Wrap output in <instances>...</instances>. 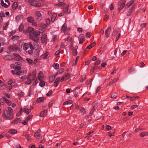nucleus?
Masks as SVG:
<instances>
[{
	"label": "nucleus",
	"instance_id": "obj_1",
	"mask_svg": "<svg viewBox=\"0 0 148 148\" xmlns=\"http://www.w3.org/2000/svg\"><path fill=\"white\" fill-rule=\"evenodd\" d=\"M24 33L28 35L30 38L33 40L37 39V36L40 35V32L38 30H34L31 27H28L26 30H23Z\"/></svg>",
	"mask_w": 148,
	"mask_h": 148
},
{
	"label": "nucleus",
	"instance_id": "obj_2",
	"mask_svg": "<svg viewBox=\"0 0 148 148\" xmlns=\"http://www.w3.org/2000/svg\"><path fill=\"white\" fill-rule=\"evenodd\" d=\"M23 49L29 54H32L34 49L33 45L30 42L29 43H25L23 44Z\"/></svg>",
	"mask_w": 148,
	"mask_h": 148
},
{
	"label": "nucleus",
	"instance_id": "obj_3",
	"mask_svg": "<svg viewBox=\"0 0 148 148\" xmlns=\"http://www.w3.org/2000/svg\"><path fill=\"white\" fill-rule=\"evenodd\" d=\"M4 113L3 115V116L4 117H6L5 118V119L6 120H12L14 117L12 116V117L9 118L8 117V116H12V113H10V112H9L8 110H5L4 111Z\"/></svg>",
	"mask_w": 148,
	"mask_h": 148
},
{
	"label": "nucleus",
	"instance_id": "obj_4",
	"mask_svg": "<svg viewBox=\"0 0 148 148\" xmlns=\"http://www.w3.org/2000/svg\"><path fill=\"white\" fill-rule=\"evenodd\" d=\"M29 3L32 6L37 8H39L41 5V4L40 3H38L34 0H31Z\"/></svg>",
	"mask_w": 148,
	"mask_h": 148
},
{
	"label": "nucleus",
	"instance_id": "obj_5",
	"mask_svg": "<svg viewBox=\"0 0 148 148\" xmlns=\"http://www.w3.org/2000/svg\"><path fill=\"white\" fill-rule=\"evenodd\" d=\"M32 77V73H30L27 76V80L25 81V84L27 85L29 84L32 82V79H31Z\"/></svg>",
	"mask_w": 148,
	"mask_h": 148
},
{
	"label": "nucleus",
	"instance_id": "obj_6",
	"mask_svg": "<svg viewBox=\"0 0 148 148\" xmlns=\"http://www.w3.org/2000/svg\"><path fill=\"white\" fill-rule=\"evenodd\" d=\"M126 0H122L120 1L119 2V9L120 10H121L125 6V3Z\"/></svg>",
	"mask_w": 148,
	"mask_h": 148
},
{
	"label": "nucleus",
	"instance_id": "obj_7",
	"mask_svg": "<svg viewBox=\"0 0 148 148\" xmlns=\"http://www.w3.org/2000/svg\"><path fill=\"white\" fill-rule=\"evenodd\" d=\"M35 16L38 20L41 21L42 19V15L40 11H36L35 12Z\"/></svg>",
	"mask_w": 148,
	"mask_h": 148
},
{
	"label": "nucleus",
	"instance_id": "obj_8",
	"mask_svg": "<svg viewBox=\"0 0 148 148\" xmlns=\"http://www.w3.org/2000/svg\"><path fill=\"white\" fill-rule=\"evenodd\" d=\"M38 27H40L41 28H43V29H41V30L40 31V29H39V32L40 33H42L44 31V29L45 28L47 27V25L45 24H43V23H41L40 24H38Z\"/></svg>",
	"mask_w": 148,
	"mask_h": 148
},
{
	"label": "nucleus",
	"instance_id": "obj_9",
	"mask_svg": "<svg viewBox=\"0 0 148 148\" xmlns=\"http://www.w3.org/2000/svg\"><path fill=\"white\" fill-rule=\"evenodd\" d=\"M111 30V27H109L105 31V34L107 38H108L110 35V32Z\"/></svg>",
	"mask_w": 148,
	"mask_h": 148
},
{
	"label": "nucleus",
	"instance_id": "obj_10",
	"mask_svg": "<svg viewBox=\"0 0 148 148\" xmlns=\"http://www.w3.org/2000/svg\"><path fill=\"white\" fill-rule=\"evenodd\" d=\"M8 49L9 50L16 51L17 49V47L15 45H13L10 46L8 47Z\"/></svg>",
	"mask_w": 148,
	"mask_h": 148
},
{
	"label": "nucleus",
	"instance_id": "obj_11",
	"mask_svg": "<svg viewBox=\"0 0 148 148\" xmlns=\"http://www.w3.org/2000/svg\"><path fill=\"white\" fill-rule=\"evenodd\" d=\"M79 44H82L84 41V36L83 34H81L79 37Z\"/></svg>",
	"mask_w": 148,
	"mask_h": 148
},
{
	"label": "nucleus",
	"instance_id": "obj_12",
	"mask_svg": "<svg viewBox=\"0 0 148 148\" xmlns=\"http://www.w3.org/2000/svg\"><path fill=\"white\" fill-rule=\"evenodd\" d=\"M40 130H39L35 134L34 136L36 139H39L40 137Z\"/></svg>",
	"mask_w": 148,
	"mask_h": 148
},
{
	"label": "nucleus",
	"instance_id": "obj_13",
	"mask_svg": "<svg viewBox=\"0 0 148 148\" xmlns=\"http://www.w3.org/2000/svg\"><path fill=\"white\" fill-rule=\"evenodd\" d=\"M1 6L5 8H8L10 5V3H8L6 2L4 3V1L3 0L1 1Z\"/></svg>",
	"mask_w": 148,
	"mask_h": 148
},
{
	"label": "nucleus",
	"instance_id": "obj_14",
	"mask_svg": "<svg viewBox=\"0 0 148 148\" xmlns=\"http://www.w3.org/2000/svg\"><path fill=\"white\" fill-rule=\"evenodd\" d=\"M41 41L43 43H46L47 42V38L45 34H43L41 37Z\"/></svg>",
	"mask_w": 148,
	"mask_h": 148
},
{
	"label": "nucleus",
	"instance_id": "obj_15",
	"mask_svg": "<svg viewBox=\"0 0 148 148\" xmlns=\"http://www.w3.org/2000/svg\"><path fill=\"white\" fill-rule=\"evenodd\" d=\"M27 73V71L25 70L23 71H19V72H16V75H22L25 74Z\"/></svg>",
	"mask_w": 148,
	"mask_h": 148
},
{
	"label": "nucleus",
	"instance_id": "obj_16",
	"mask_svg": "<svg viewBox=\"0 0 148 148\" xmlns=\"http://www.w3.org/2000/svg\"><path fill=\"white\" fill-rule=\"evenodd\" d=\"M21 121V118L16 119L14 120H13L12 121L11 123L12 124H15L20 123Z\"/></svg>",
	"mask_w": 148,
	"mask_h": 148
},
{
	"label": "nucleus",
	"instance_id": "obj_17",
	"mask_svg": "<svg viewBox=\"0 0 148 148\" xmlns=\"http://www.w3.org/2000/svg\"><path fill=\"white\" fill-rule=\"evenodd\" d=\"M67 27L66 26V25L64 23L62 26L61 28V31L65 33L66 31L68 30V29H66Z\"/></svg>",
	"mask_w": 148,
	"mask_h": 148
},
{
	"label": "nucleus",
	"instance_id": "obj_18",
	"mask_svg": "<svg viewBox=\"0 0 148 148\" xmlns=\"http://www.w3.org/2000/svg\"><path fill=\"white\" fill-rule=\"evenodd\" d=\"M3 100L5 101L6 104L8 106H10L12 104L11 101L7 99L5 97H3Z\"/></svg>",
	"mask_w": 148,
	"mask_h": 148
},
{
	"label": "nucleus",
	"instance_id": "obj_19",
	"mask_svg": "<svg viewBox=\"0 0 148 148\" xmlns=\"http://www.w3.org/2000/svg\"><path fill=\"white\" fill-rule=\"evenodd\" d=\"M27 21L29 23H32L34 21V19L32 16H30L27 18Z\"/></svg>",
	"mask_w": 148,
	"mask_h": 148
},
{
	"label": "nucleus",
	"instance_id": "obj_20",
	"mask_svg": "<svg viewBox=\"0 0 148 148\" xmlns=\"http://www.w3.org/2000/svg\"><path fill=\"white\" fill-rule=\"evenodd\" d=\"M36 40L34 41V42L33 44L34 45V49H39V46L38 42L36 41H35Z\"/></svg>",
	"mask_w": 148,
	"mask_h": 148
},
{
	"label": "nucleus",
	"instance_id": "obj_21",
	"mask_svg": "<svg viewBox=\"0 0 148 148\" xmlns=\"http://www.w3.org/2000/svg\"><path fill=\"white\" fill-rule=\"evenodd\" d=\"M43 75V73L41 71H39L38 73V79L40 81H41L42 80V78Z\"/></svg>",
	"mask_w": 148,
	"mask_h": 148
},
{
	"label": "nucleus",
	"instance_id": "obj_22",
	"mask_svg": "<svg viewBox=\"0 0 148 148\" xmlns=\"http://www.w3.org/2000/svg\"><path fill=\"white\" fill-rule=\"evenodd\" d=\"M44 101V98L43 97H41L37 98L36 102L37 103L42 102Z\"/></svg>",
	"mask_w": 148,
	"mask_h": 148
},
{
	"label": "nucleus",
	"instance_id": "obj_23",
	"mask_svg": "<svg viewBox=\"0 0 148 148\" xmlns=\"http://www.w3.org/2000/svg\"><path fill=\"white\" fill-rule=\"evenodd\" d=\"M23 111L26 114H28L31 112L30 109H28L27 108H25L24 109Z\"/></svg>",
	"mask_w": 148,
	"mask_h": 148
},
{
	"label": "nucleus",
	"instance_id": "obj_24",
	"mask_svg": "<svg viewBox=\"0 0 148 148\" xmlns=\"http://www.w3.org/2000/svg\"><path fill=\"white\" fill-rule=\"evenodd\" d=\"M72 103V101L71 100H69L64 102V103L63 105L64 106L68 105H71Z\"/></svg>",
	"mask_w": 148,
	"mask_h": 148
},
{
	"label": "nucleus",
	"instance_id": "obj_25",
	"mask_svg": "<svg viewBox=\"0 0 148 148\" xmlns=\"http://www.w3.org/2000/svg\"><path fill=\"white\" fill-rule=\"evenodd\" d=\"M119 31V29H115L113 31L112 34V36L116 35L118 34Z\"/></svg>",
	"mask_w": 148,
	"mask_h": 148
},
{
	"label": "nucleus",
	"instance_id": "obj_26",
	"mask_svg": "<svg viewBox=\"0 0 148 148\" xmlns=\"http://www.w3.org/2000/svg\"><path fill=\"white\" fill-rule=\"evenodd\" d=\"M19 38V36H18L14 35L12 37L11 39L13 41H15L18 39Z\"/></svg>",
	"mask_w": 148,
	"mask_h": 148
},
{
	"label": "nucleus",
	"instance_id": "obj_27",
	"mask_svg": "<svg viewBox=\"0 0 148 148\" xmlns=\"http://www.w3.org/2000/svg\"><path fill=\"white\" fill-rule=\"evenodd\" d=\"M47 112V110H45L40 113V116L42 117H44L46 114Z\"/></svg>",
	"mask_w": 148,
	"mask_h": 148
},
{
	"label": "nucleus",
	"instance_id": "obj_28",
	"mask_svg": "<svg viewBox=\"0 0 148 148\" xmlns=\"http://www.w3.org/2000/svg\"><path fill=\"white\" fill-rule=\"evenodd\" d=\"M17 130L14 129H11L9 131V132L11 134H14L17 133Z\"/></svg>",
	"mask_w": 148,
	"mask_h": 148
},
{
	"label": "nucleus",
	"instance_id": "obj_29",
	"mask_svg": "<svg viewBox=\"0 0 148 148\" xmlns=\"http://www.w3.org/2000/svg\"><path fill=\"white\" fill-rule=\"evenodd\" d=\"M23 18V16L21 15H18L16 17V19L17 21H19Z\"/></svg>",
	"mask_w": 148,
	"mask_h": 148
},
{
	"label": "nucleus",
	"instance_id": "obj_30",
	"mask_svg": "<svg viewBox=\"0 0 148 148\" xmlns=\"http://www.w3.org/2000/svg\"><path fill=\"white\" fill-rule=\"evenodd\" d=\"M96 44V43L95 42H93L90 45L88 46L87 47V49H90L92 47H93Z\"/></svg>",
	"mask_w": 148,
	"mask_h": 148
},
{
	"label": "nucleus",
	"instance_id": "obj_31",
	"mask_svg": "<svg viewBox=\"0 0 148 148\" xmlns=\"http://www.w3.org/2000/svg\"><path fill=\"white\" fill-rule=\"evenodd\" d=\"M134 2V1L133 0L130 1L127 4L126 7L127 8H129Z\"/></svg>",
	"mask_w": 148,
	"mask_h": 148
},
{
	"label": "nucleus",
	"instance_id": "obj_32",
	"mask_svg": "<svg viewBox=\"0 0 148 148\" xmlns=\"http://www.w3.org/2000/svg\"><path fill=\"white\" fill-rule=\"evenodd\" d=\"M14 55L16 57V59H18V60L20 61L22 60V58L19 54H14Z\"/></svg>",
	"mask_w": 148,
	"mask_h": 148
},
{
	"label": "nucleus",
	"instance_id": "obj_33",
	"mask_svg": "<svg viewBox=\"0 0 148 148\" xmlns=\"http://www.w3.org/2000/svg\"><path fill=\"white\" fill-rule=\"evenodd\" d=\"M18 95L19 98L23 97L24 95V93L22 91L18 93Z\"/></svg>",
	"mask_w": 148,
	"mask_h": 148
},
{
	"label": "nucleus",
	"instance_id": "obj_34",
	"mask_svg": "<svg viewBox=\"0 0 148 148\" xmlns=\"http://www.w3.org/2000/svg\"><path fill=\"white\" fill-rule=\"evenodd\" d=\"M148 135V133L146 132H143L140 134V136L142 137H143Z\"/></svg>",
	"mask_w": 148,
	"mask_h": 148
},
{
	"label": "nucleus",
	"instance_id": "obj_35",
	"mask_svg": "<svg viewBox=\"0 0 148 148\" xmlns=\"http://www.w3.org/2000/svg\"><path fill=\"white\" fill-rule=\"evenodd\" d=\"M18 4L16 2H14L12 4V7L13 9L15 10L17 7Z\"/></svg>",
	"mask_w": 148,
	"mask_h": 148
},
{
	"label": "nucleus",
	"instance_id": "obj_36",
	"mask_svg": "<svg viewBox=\"0 0 148 148\" xmlns=\"http://www.w3.org/2000/svg\"><path fill=\"white\" fill-rule=\"evenodd\" d=\"M26 60L28 63L30 65H32L33 64V61L32 60L29 58H27L26 59Z\"/></svg>",
	"mask_w": 148,
	"mask_h": 148
},
{
	"label": "nucleus",
	"instance_id": "obj_37",
	"mask_svg": "<svg viewBox=\"0 0 148 148\" xmlns=\"http://www.w3.org/2000/svg\"><path fill=\"white\" fill-rule=\"evenodd\" d=\"M69 5H66V7L64 8L63 10V12L65 13H67L68 11V7Z\"/></svg>",
	"mask_w": 148,
	"mask_h": 148
},
{
	"label": "nucleus",
	"instance_id": "obj_38",
	"mask_svg": "<svg viewBox=\"0 0 148 148\" xmlns=\"http://www.w3.org/2000/svg\"><path fill=\"white\" fill-rule=\"evenodd\" d=\"M36 71L35 70L34 71L32 72V80L34 79L36 77Z\"/></svg>",
	"mask_w": 148,
	"mask_h": 148
},
{
	"label": "nucleus",
	"instance_id": "obj_39",
	"mask_svg": "<svg viewBox=\"0 0 148 148\" xmlns=\"http://www.w3.org/2000/svg\"><path fill=\"white\" fill-rule=\"evenodd\" d=\"M23 47V45H21L19 44L18 47H17V50L18 52H21L22 51V48Z\"/></svg>",
	"mask_w": 148,
	"mask_h": 148
},
{
	"label": "nucleus",
	"instance_id": "obj_40",
	"mask_svg": "<svg viewBox=\"0 0 148 148\" xmlns=\"http://www.w3.org/2000/svg\"><path fill=\"white\" fill-rule=\"evenodd\" d=\"M134 5H133L131 9L129 10L128 11L127 13V16H129L131 14L132 12V10L133 8H134Z\"/></svg>",
	"mask_w": 148,
	"mask_h": 148
},
{
	"label": "nucleus",
	"instance_id": "obj_41",
	"mask_svg": "<svg viewBox=\"0 0 148 148\" xmlns=\"http://www.w3.org/2000/svg\"><path fill=\"white\" fill-rule=\"evenodd\" d=\"M115 131L114 130H111L110 132L108 133V135L110 137H111L112 136H114V133Z\"/></svg>",
	"mask_w": 148,
	"mask_h": 148
},
{
	"label": "nucleus",
	"instance_id": "obj_42",
	"mask_svg": "<svg viewBox=\"0 0 148 148\" xmlns=\"http://www.w3.org/2000/svg\"><path fill=\"white\" fill-rule=\"evenodd\" d=\"M56 16H57L56 14L55 13H53L52 16V17L51 18V21H53L55 20V19L56 18Z\"/></svg>",
	"mask_w": 148,
	"mask_h": 148
},
{
	"label": "nucleus",
	"instance_id": "obj_43",
	"mask_svg": "<svg viewBox=\"0 0 148 148\" xmlns=\"http://www.w3.org/2000/svg\"><path fill=\"white\" fill-rule=\"evenodd\" d=\"M24 28V25L23 24H21L19 27V30L20 32H22Z\"/></svg>",
	"mask_w": 148,
	"mask_h": 148
},
{
	"label": "nucleus",
	"instance_id": "obj_44",
	"mask_svg": "<svg viewBox=\"0 0 148 148\" xmlns=\"http://www.w3.org/2000/svg\"><path fill=\"white\" fill-rule=\"evenodd\" d=\"M126 97L127 99L130 98V100L131 101H134L135 99L136 98H138V97L137 96L135 97H131L128 96H126Z\"/></svg>",
	"mask_w": 148,
	"mask_h": 148
},
{
	"label": "nucleus",
	"instance_id": "obj_45",
	"mask_svg": "<svg viewBox=\"0 0 148 148\" xmlns=\"http://www.w3.org/2000/svg\"><path fill=\"white\" fill-rule=\"evenodd\" d=\"M118 94L116 93H112L111 96V98H116Z\"/></svg>",
	"mask_w": 148,
	"mask_h": 148
},
{
	"label": "nucleus",
	"instance_id": "obj_46",
	"mask_svg": "<svg viewBox=\"0 0 148 148\" xmlns=\"http://www.w3.org/2000/svg\"><path fill=\"white\" fill-rule=\"evenodd\" d=\"M21 67L18 66H16L14 68V70L16 72H19V71L21 70Z\"/></svg>",
	"mask_w": 148,
	"mask_h": 148
},
{
	"label": "nucleus",
	"instance_id": "obj_47",
	"mask_svg": "<svg viewBox=\"0 0 148 148\" xmlns=\"http://www.w3.org/2000/svg\"><path fill=\"white\" fill-rule=\"evenodd\" d=\"M48 54H49L47 52H46L43 54L42 55V58L44 59H46L47 57Z\"/></svg>",
	"mask_w": 148,
	"mask_h": 148
},
{
	"label": "nucleus",
	"instance_id": "obj_48",
	"mask_svg": "<svg viewBox=\"0 0 148 148\" xmlns=\"http://www.w3.org/2000/svg\"><path fill=\"white\" fill-rule=\"evenodd\" d=\"M9 24L8 23H5L3 25V30H6L8 28Z\"/></svg>",
	"mask_w": 148,
	"mask_h": 148
},
{
	"label": "nucleus",
	"instance_id": "obj_49",
	"mask_svg": "<svg viewBox=\"0 0 148 148\" xmlns=\"http://www.w3.org/2000/svg\"><path fill=\"white\" fill-rule=\"evenodd\" d=\"M53 66L55 69H57L59 68V65L58 63H55L54 64Z\"/></svg>",
	"mask_w": 148,
	"mask_h": 148
},
{
	"label": "nucleus",
	"instance_id": "obj_50",
	"mask_svg": "<svg viewBox=\"0 0 148 148\" xmlns=\"http://www.w3.org/2000/svg\"><path fill=\"white\" fill-rule=\"evenodd\" d=\"M80 111L82 114H84L86 112V111L85 109L83 107H82L81 109L80 110Z\"/></svg>",
	"mask_w": 148,
	"mask_h": 148
},
{
	"label": "nucleus",
	"instance_id": "obj_51",
	"mask_svg": "<svg viewBox=\"0 0 148 148\" xmlns=\"http://www.w3.org/2000/svg\"><path fill=\"white\" fill-rule=\"evenodd\" d=\"M40 52L39 49H35L34 51V53H36V56H38L39 55V53Z\"/></svg>",
	"mask_w": 148,
	"mask_h": 148
},
{
	"label": "nucleus",
	"instance_id": "obj_52",
	"mask_svg": "<svg viewBox=\"0 0 148 148\" xmlns=\"http://www.w3.org/2000/svg\"><path fill=\"white\" fill-rule=\"evenodd\" d=\"M86 75H83L80 80V82H82L86 78Z\"/></svg>",
	"mask_w": 148,
	"mask_h": 148
},
{
	"label": "nucleus",
	"instance_id": "obj_53",
	"mask_svg": "<svg viewBox=\"0 0 148 148\" xmlns=\"http://www.w3.org/2000/svg\"><path fill=\"white\" fill-rule=\"evenodd\" d=\"M40 81V82L39 83L40 86L41 87L44 86L45 84V82L43 81H42V80Z\"/></svg>",
	"mask_w": 148,
	"mask_h": 148
},
{
	"label": "nucleus",
	"instance_id": "obj_54",
	"mask_svg": "<svg viewBox=\"0 0 148 148\" xmlns=\"http://www.w3.org/2000/svg\"><path fill=\"white\" fill-rule=\"evenodd\" d=\"M59 2V3L58 4H56L55 5L59 7H60L63 4V1H60Z\"/></svg>",
	"mask_w": 148,
	"mask_h": 148
},
{
	"label": "nucleus",
	"instance_id": "obj_55",
	"mask_svg": "<svg viewBox=\"0 0 148 148\" xmlns=\"http://www.w3.org/2000/svg\"><path fill=\"white\" fill-rule=\"evenodd\" d=\"M100 68V67L98 66H95L93 67V69H91L90 71L93 72L95 70L99 69Z\"/></svg>",
	"mask_w": 148,
	"mask_h": 148
},
{
	"label": "nucleus",
	"instance_id": "obj_56",
	"mask_svg": "<svg viewBox=\"0 0 148 148\" xmlns=\"http://www.w3.org/2000/svg\"><path fill=\"white\" fill-rule=\"evenodd\" d=\"M55 78V76H52L49 77V81L50 82H52L54 79Z\"/></svg>",
	"mask_w": 148,
	"mask_h": 148
},
{
	"label": "nucleus",
	"instance_id": "obj_57",
	"mask_svg": "<svg viewBox=\"0 0 148 148\" xmlns=\"http://www.w3.org/2000/svg\"><path fill=\"white\" fill-rule=\"evenodd\" d=\"M60 78H57L54 81V83H56L57 84H58L60 80Z\"/></svg>",
	"mask_w": 148,
	"mask_h": 148
},
{
	"label": "nucleus",
	"instance_id": "obj_58",
	"mask_svg": "<svg viewBox=\"0 0 148 148\" xmlns=\"http://www.w3.org/2000/svg\"><path fill=\"white\" fill-rule=\"evenodd\" d=\"M6 87V85L4 84L2 86H0V90H2Z\"/></svg>",
	"mask_w": 148,
	"mask_h": 148
},
{
	"label": "nucleus",
	"instance_id": "obj_59",
	"mask_svg": "<svg viewBox=\"0 0 148 148\" xmlns=\"http://www.w3.org/2000/svg\"><path fill=\"white\" fill-rule=\"evenodd\" d=\"M14 33L15 32H14L13 31H12L9 32L8 33V35L9 36H11L14 34Z\"/></svg>",
	"mask_w": 148,
	"mask_h": 148
},
{
	"label": "nucleus",
	"instance_id": "obj_60",
	"mask_svg": "<svg viewBox=\"0 0 148 148\" xmlns=\"http://www.w3.org/2000/svg\"><path fill=\"white\" fill-rule=\"evenodd\" d=\"M32 115H29L25 119L28 121L32 117Z\"/></svg>",
	"mask_w": 148,
	"mask_h": 148
},
{
	"label": "nucleus",
	"instance_id": "obj_61",
	"mask_svg": "<svg viewBox=\"0 0 148 148\" xmlns=\"http://www.w3.org/2000/svg\"><path fill=\"white\" fill-rule=\"evenodd\" d=\"M129 71L130 73H133L134 72V70L133 69H129Z\"/></svg>",
	"mask_w": 148,
	"mask_h": 148
},
{
	"label": "nucleus",
	"instance_id": "obj_62",
	"mask_svg": "<svg viewBox=\"0 0 148 148\" xmlns=\"http://www.w3.org/2000/svg\"><path fill=\"white\" fill-rule=\"evenodd\" d=\"M8 110L10 112V113H12V114L13 110L11 107H8Z\"/></svg>",
	"mask_w": 148,
	"mask_h": 148
},
{
	"label": "nucleus",
	"instance_id": "obj_63",
	"mask_svg": "<svg viewBox=\"0 0 148 148\" xmlns=\"http://www.w3.org/2000/svg\"><path fill=\"white\" fill-rule=\"evenodd\" d=\"M120 33L118 34L116 36V40H115V41H117L119 39L120 37Z\"/></svg>",
	"mask_w": 148,
	"mask_h": 148
},
{
	"label": "nucleus",
	"instance_id": "obj_64",
	"mask_svg": "<svg viewBox=\"0 0 148 148\" xmlns=\"http://www.w3.org/2000/svg\"><path fill=\"white\" fill-rule=\"evenodd\" d=\"M146 24L145 23H143L141 24L140 25V26L142 28H144L145 27L146 25Z\"/></svg>",
	"mask_w": 148,
	"mask_h": 148
}]
</instances>
